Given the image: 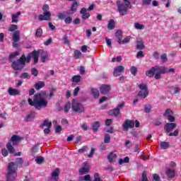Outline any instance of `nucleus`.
Wrapping results in <instances>:
<instances>
[{"instance_id": "47", "label": "nucleus", "mask_w": 181, "mask_h": 181, "mask_svg": "<svg viewBox=\"0 0 181 181\" xmlns=\"http://www.w3.org/2000/svg\"><path fill=\"white\" fill-rule=\"evenodd\" d=\"M130 71L133 76H136V73L138 71V69L136 66H132Z\"/></svg>"}, {"instance_id": "7", "label": "nucleus", "mask_w": 181, "mask_h": 181, "mask_svg": "<svg viewBox=\"0 0 181 181\" xmlns=\"http://www.w3.org/2000/svg\"><path fill=\"white\" fill-rule=\"evenodd\" d=\"M31 57L34 60V64H36L39 62V52L34 50L33 51L30 55L25 56V64L27 63H30Z\"/></svg>"}, {"instance_id": "46", "label": "nucleus", "mask_w": 181, "mask_h": 181, "mask_svg": "<svg viewBox=\"0 0 181 181\" xmlns=\"http://www.w3.org/2000/svg\"><path fill=\"white\" fill-rule=\"evenodd\" d=\"M18 29V25H11L8 28V32H15Z\"/></svg>"}, {"instance_id": "30", "label": "nucleus", "mask_w": 181, "mask_h": 181, "mask_svg": "<svg viewBox=\"0 0 181 181\" xmlns=\"http://www.w3.org/2000/svg\"><path fill=\"white\" fill-rule=\"evenodd\" d=\"M78 181H91V176H90V175H86L83 177H79Z\"/></svg>"}, {"instance_id": "49", "label": "nucleus", "mask_w": 181, "mask_h": 181, "mask_svg": "<svg viewBox=\"0 0 181 181\" xmlns=\"http://www.w3.org/2000/svg\"><path fill=\"white\" fill-rule=\"evenodd\" d=\"M1 155L4 157L8 156V155H9V152L8 151V150L6 148H2L1 149Z\"/></svg>"}, {"instance_id": "42", "label": "nucleus", "mask_w": 181, "mask_h": 181, "mask_svg": "<svg viewBox=\"0 0 181 181\" xmlns=\"http://www.w3.org/2000/svg\"><path fill=\"white\" fill-rule=\"evenodd\" d=\"M62 40L64 45H67V46L70 45V41L69 40V37H67V35H64Z\"/></svg>"}, {"instance_id": "27", "label": "nucleus", "mask_w": 181, "mask_h": 181, "mask_svg": "<svg viewBox=\"0 0 181 181\" xmlns=\"http://www.w3.org/2000/svg\"><path fill=\"white\" fill-rule=\"evenodd\" d=\"M6 148L10 153L13 155L15 153V148H13V146H12V144L8 143L6 144Z\"/></svg>"}, {"instance_id": "16", "label": "nucleus", "mask_w": 181, "mask_h": 181, "mask_svg": "<svg viewBox=\"0 0 181 181\" xmlns=\"http://www.w3.org/2000/svg\"><path fill=\"white\" fill-rule=\"evenodd\" d=\"M80 14L82 15V19H88L90 18V13H88L87 8H82L80 11Z\"/></svg>"}, {"instance_id": "35", "label": "nucleus", "mask_w": 181, "mask_h": 181, "mask_svg": "<svg viewBox=\"0 0 181 181\" xmlns=\"http://www.w3.org/2000/svg\"><path fill=\"white\" fill-rule=\"evenodd\" d=\"M122 163H129V157L127 156L124 159L120 158L119 160V165H122Z\"/></svg>"}, {"instance_id": "1", "label": "nucleus", "mask_w": 181, "mask_h": 181, "mask_svg": "<svg viewBox=\"0 0 181 181\" xmlns=\"http://www.w3.org/2000/svg\"><path fill=\"white\" fill-rule=\"evenodd\" d=\"M28 104L31 107H35L36 110H41L45 107H47V100L45 99V94L43 93H37L34 95L33 100L32 98H29L28 99Z\"/></svg>"}, {"instance_id": "19", "label": "nucleus", "mask_w": 181, "mask_h": 181, "mask_svg": "<svg viewBox=\"0 0 181 181\" xmlns=\"http://www.w3.org/2000/svg\"><path fill=\"white\" fill-rule=\"evenodd\" d=\"M22 13L21 11H18L16 13H13L11 15V19L13 23H18L19 17Z\"/></svg>"}, {"instance_id": "32", "label": "nucleus", "mask_w": 181, "mask_h": 181, "mask_svg": "<svg viewBox=\"0 0 181 181\" xmlns=\"http://www.w3.org/2000/svg\"><path fill=\"white\" fill-rule=\"evenodd\" d=\"M91 93L95 98H98L100 97V91L95 88L91 89Z\"/></svg>"}, {"instance_id": "52", "label": "nucleus", "mask_w": 181, "mask_h": 181, "mask_svg": "<svg viewBox=\"0 0 181 181\" xmlns=\"http://www.w3.org/2000/svg\"><path fill=\"white\" fill-rule=\"evenodd\" d=\"M17 56H19L18 52H16L10 54L8 57H9V59H15V57H16Z\"/></svg>"}, {"instance_id": "39", "label": "nucleus", "mask_w": 181, "mask_h": 181, "mask_svg": "<svg viewBox=\"0 0 181 181\" xmlns=\"http://www.w3.org/2000/svg\"><path fill=\"white\" fill-rule=\"evenodd\" d=\"M42 35H43V30H42V28L37 29L35 36L37 37H42Z\"/></svg>"}, {"instance_id": "25", "label": "nucleus", "mask_w": 181, "mask_h": 181, "mask_svg": "<svg viewBox=\"0 0 181 181\" xmlns=\"http://www.w3.org/2000/svg\"><path fill=\"white\" fill-rule=\"evenodd\" d=\"M169 146H170V144L167 141H161L160 144V148L161 149H168Z\"/></svg>"}, {"instance_id": "21", "label": "nucleus", "mask_w": 181, "mask_h": 181, "mask_svg": "<svg viewBox=\"0 0 181 181\" xmlns=\"http://www.w3.org/2000/svg\"><path fill=\"white\" fill-rule=\"evenodd\" d=\"M8 93L9 95H19V94H21V91H19L18 89L9 88L8 90Z\"/></svg>"}, {"instance_id": "6", "label": "nucleus", "mask_w": 181, "mask_h": 181, "mask_svg": "<svg viewBox=\"0 0 181 181\" xmlns=\"http://www.w3.org/2000/svg\"><path fill=\"white\" fill-rule=\"evenodd\" d=\"M139 91L138 93L139 97L141 98H146L147 95L149 94V90L148 89V86L145 83H141L138 86Z\"/></svg>"}, {"instance_id": "38", "label": "nucleus", "mask_w": 181, "mask_h": 181, "mask_svg": "<svg viewBox=\"0 0 181 181\" xmlns=\"http://www.w3.org/2000/svg\"><path fill=\"white\" fill-rule=\"evenodd\" d=\"M71 107V103L70 102L66 103L64 107V112H69V111H70Z\"/></svg>"}, {"instance_id": "3", "label": "nucleus", "mask_w": 181, "mask_h": 181, "mask_svg": "<svg viewBox=\"0 0 181 181\" xmlns=\"http://www.w3.org/2000/svg\"><path fill=\"white\" fill-rule=\"evenodd\" d=\"M166 73V69H165V66H156L151 67V69H148L146 71V76L147 77L152 78L154 76V78L156 80H160L161 78V74H165Z\"/></svg>"}, {"instance_id": "37", "label": "nucleus", "mask_w": 181, "mask_h": 181, "mask_svg": "<svg viewBox=\"0 0 181 181\" xmlns=\"http://www.w3.org/2000/svg\"><path fill=\"white\" fill-rule=\"evenodd\" d=\"M172 115H173V111H172L170 109H167L163 115V116L167 117V118Z\"/></svg>"}, {"instance_id": "22", "label": "nucleus", "mask_w": 181, "mask_h": 181, "mask_svg": "<svg viewBox=\"0 0 181 181\" xmlns=\"http://www.w3.org/2000/svg\"><path fill=\"white\" fill-rule=\"evenodd\" d=\"M36 115V112H33L29 113L26 117H25V121L27 122H30V121H33L35 119V117Z\"/></svg>"}, {"instance_id": "64", "label": "nucleus", "mask_w": 181, "mask_h": 181, "mask_svg": "<svg viewBox=\"0 0 181 181\" xmlns=\"http://www.w3.org/2000/svg\"><path fill=\"white\" fill-rule=\"evenodd\" d=\"M62 126H57L56 128H55V132L56 134H59L60 132H62Z\"/></svg>"}, {"instance_id": "34", "label": "nucleus", "mask_w": 181, "mask_h": 181, "mask_svg": "<svg viewBox=\"0 0 181 181\" xmlns=\"http://www.w3.org/2000/svg\"><path fill=\"white\" fill-rule=\"evenodd\" d=\"M107 159L110 163L112 162L114 159H117V154L114 153H110V155L107 156Z\"/></svg>"}, {"instance_id": "57", "label": "nucleus", "mask_w": 181, "mask_h": 181, "mask_svg": "<svg viewBox=\"0 0 181 181\" xmlns=\"http://www.w3.org/2000/svg\"><path fill=\"white\" fill-rule=\"evenodd\" d=\"M124 105H125V103H122L117 106L116 109L119 110V111L120 112L121 110H122V108H124Z\"/></svg>"}, {"instance_id": "24", "label": "nucleus", "mask_w": 181, "mask_h": 181, "mask_svg": "<svg viewBox=\"0 0 181 181\" xmlns=\"http://www.w3.org/2000/svg\"><path fill=\"white\" fill-rule=\"evenodd\" d=\"M115 28V21L112 19H110L107 24V29L109 30H112V29Z\"/></svg>"}, {"instance_id": "31", "label": "nucleus", "mask_w": 181, "mask_h": 181, "mask_svg": "<svg viewBox=\"0 0 181 181\" xmlns=\"http://www.w3.org/2000/svg\"><path fill=\"white\" fill-rule=\"evenodd\" d=\"M43 87H45V82L43 81H40L35 85V90H40V88H43Z\"/></svg>"}, {"instance_id": "4", "label": "nucleus", "mask_w": 181, "mask_h": 181, "mask_svg": "<svg viewBox=\"0 0 181 181\" xmlns=\"http://www.w3.org/2000/svg\"><path fill=\"white\" fill-rule=\"evenodd\" d=\"M124 4H121L120 1H117L116 5L117 6L118 12L122 16H125L128 13V9H131L132 8V5H131V1L129 0H123Z\"/></svg>"}, {"instance_id": "5", "label": "nucleus", "mask_w": 181, "mask_h": 181, "mask_svg": "<svg viewBox=\"0 0 181 181\" xmlns=\"http://www.w3.org/2000/svg\"><path fill=\"white\" fill-rule=\"evenodd\" d=\"M25 54H23L18 60L12 62V69L16 71H21L25 67Z\"/></svg>"}, {"instance_id": "28", "label": "nucleus", "mask_w": 181, "mask_h": 181, "mask_svg": "<svg viewBox=\"0 0 181 181\" xmlns=\"http://www.w3.org/2000/svg\"><path fill=\"white\" fill-rule=\"evenodd\" d=\"M134 28L137 30H142L145 29V25L144 24H141L139 23H134Z\"/></svg>"}, {"instance_id": "60", "label": "nucleus", "mask_w": 181, "mask_h": 181, "mask_svg": "<svg viewBox=\"0 0 181 181\" xmlns=\"http://www.w3.org/2000/svg\"><path fill=\"white\" fill-rule=\"evenodd\" d=\"M21 78H28L29 77V74L25 72V73H23L21 75Z\"/></svg>"}, {"instance_id": "48", "label": "nucleus", "mask_w": 181, "mask_h": 181, "mask_svg": "<svg viewBox=\"0 0 181 181\" xmlns=\"http://www.w3.org/2000/svg\"><path fill=\"white\" fill-rule=\"evenodd\" d=\"M88 149V147L87 146H83L81 148H80L78 152V153H84Z\"/></svg>"}, {"instance_id": "58", "label": "nucleus", "mask_w": 181, "mask_h": 181, "mask_svg": "<svg viewBox=\"0 0 181 181\" xmlns=\"http://www.w3.org/2000/svg\"><path fill=\"white\" fill-rule=\"evenodd\" d=\"M115 36H116V37H117V38L122 37V32H121V30H117V31L115 33Z\"/></svg>"}, {"instance_id": "12", "label": "nucleus", "mask_w": 181, "mask_h": 181, "mask_svg": "<svg viewBox=\"0 0 181 181\" xmlns=\"http://www.w3.org/2000/svg\"><path fill=\"white\" fill-rule=\"evenodd\" d=\"M50 18H52V13L50 12H44L38 16L39 21H50Z\"/></svg>"}, {"instance_id": "29", "label": "nucleus", "mask_w": 181, "mask_h": 181, "mask_svg": "<svg viewBox=\"0 0 181 181\" xmlns=\"http://www.w3.org/2000/svg\"><path fill=\"white\" fill-rule=\"evenodd\" d=\"M98 128H100V122H95L92 125L93 132H97L98 131Z\"/></svg>"}, {"instance_id": "61", "label": "nucleus", "mask_w": 181, "mask_h": 181, "mask_svg": "<svg viewBox=\"0 0 181 181\" xmlns=\"http://www.w3.org/2000/svg\"><path fill=\"white\" fill-rule=\"evenodd\" d=\"M153 177L156 181H160V177L158 174H153Z\"/></svg>"}, {"instance_id": "53", "label": "nucleus", "mask_w": 181, "mask_h": 181, "mask_svg": "<svg viewBox=\"0 0 181 181\" xmlns=\"http://www.w3.org/2000/svg\"><path fill=\"white\" fill-rule=\"evenodd\" d=\"M179 135V131L175 130L174 132L169 133L168 136H177Z\"/></svg>"}, {"instance_id": "20", "label": "nucleus", "mask_w": 181, "mask_h": 181, "mask_svg": "<svg viewBox=\"0 0 181 181\" xmlns=\"http://www.w3.org/2000/svg\"><path fill=\"white\" fill-rule=\"evenodd\" d=\"M165 175L168 176V177H170L172 179L173 177H175V169L173 168H168L165 171Z\"/></svg>"}, {"instance_id": "51", "label": "nucleus", "mask_w": 181, "mask_h": 181, "mask_svg": "<svg viewBox=\"0 0 181 181\" xmlns=\"http://www.w3.org/2000/svg\"><path fill=\"white\" fill-rule=\"evenodd\" d=\"M160 59H161L163 63H166V62H168V57H167L166 54H163L160 56Z\"/></svg>"}, {"instance_id": "54", "label": "nucleus", "mask_w": 181, "mask_h": 181, "mask_svg": "<svg viewBox=\"0 0 181 181\" xmlns=\"http://www.w3.org/2000/svg\"><path fill=\"white\" fill-rule=\"evenodd\" d=\"M49 4H44L42 6V11L43 12H50L49 11Z\"/></svg>"}, {"instance_id": "14", "label": "nucleus", "mask_w": 181, "mask_h": 181, "mask_svg": "<svg viewBox=\"0 0 181 181\" xmlns=\"http://www.w3.org/2000/svg\"><path fill=\"white\" fill-rule=\"evenodd\" d=\"M111 91V86L110 85H103L100 88V94H108V93Z\"/></svg>"}, {"instance_id": "13", "label": "nucleus", "mask_w": 181, "mask_h": 181, "mask_svg": "<svg viewBox=\"0 0 181 181\" xmlns=\"http://www.w3.org/2000/svg\"><path fill=\"white\" fill-rule=\"evenodd\" d=\"M176 129V123H167L164 126V130L169 134V132H172L173 129Z\"/></svg>"}, {"instance_id": "44", "label": "nucleus", "mask_w": 181, "mask_h": 181, "mask_svg": "<svg viewBox=\"0 0 181 181\" xmlns=\"http://www.w3.org/2000/svg\"><path fill=\"white\" fill-rule=\"evenodd\" d=\"M110 141H111V137L110 136V134H105V138H104L105 144H110Z\"/></svg>"}, {"instance_id": "62", "label": "nucleus", "mask_w": 181, "mask_h": 181, "mask_svg": "<svg viewBox=\"0 0 181 181\" xmlns=\"http://www.w3.org/2000/svg\"><path fill=\"white\" fill-rule=\"evenodd\" d=\"M57 17L59 18V19H61V21H63V19H64L65 16L63 13H59Z\"/></svg>"}, {"instance_id": "8", "label": "nucleus", "mask_w": 181, "mask_h": 181, "mask_svg": "<svg viewBox=\"0 0 181 181\" xmlns=\"http://www.w3.org/2000/svg\"><path fill=\"white\" fill-rule=\"evenodd\" d=\"M71 108L73 110V111H74V112H84L85 110H84V107H83V105H81L80 103L74 100L71 103Z\"/></svg>"}, {"instance_id": "43", "label": "nucleus", "mask_w": 181, "mask_h": 181, "mask_svg": "<svg viewBox=\"0 0 181 181\" xmlns=\"http://www.w3.org/2000/svg\"><path fill=\"white\" fill-rule=\"evenodd\" d=\"M77 5H78V3H77V1H74V4H73V5H72V7L71 8V11H72V12H76V11H77Z\"/></svg>"}, {"instance_id": "33", "label": "nucleus", "mask_w": 181, "mask_h": 181, "mask_svg": "<svg viewBox=\"0 0 181 181\" xmlns=\"http://www.w3.org/2000/svg\"><path fill=\"white\" fill-rule=\"evenodd\" d=\"M48 54L47 52H42V54L41 55V62L42 63H45L46 61L47 60Z\"/></svg>"}, {"instance_id": "59", "label": "nucleus", "mask_w": 181, "mask_h": 181, "mask_svg": "<svg viewBox=\"0 0 181 181\" xmlns=\"http://www.w3.org/2000/svg\"><path fill=\"white\" fill-rule=\"evenodd\" d=\"M81 128H82L83 131H87L88 129V125H87L86 123H83L81 125Z\"/></svg>"}, {"instance_id": "18", "label": "nucleus", "mask_w": 181, "mask_h": 181, "mask_svg": "<svg viewBox=\"0 0 181 181\" xmlns=\"http://www.w3.org/2000/svg\"><path fill=\"white\" fill-rule=\"evenodd\" d=\"M13 40L14 43H18L21 40V32L19 30H16L13 34Z\"/></svg>"}, {"instance_id": "9", "label": "nucleus", "mask_w": 181, "mask_h": 181, "mask_svg": "<svg viewBox=\"0 0 181 181\" xmlns=\"http://www.w3.org/2000/svg\"><path fill=\"white\" fill-rule=\"evenodd\" d=\"M135 127V122L134 120L127 119L122 124V129L125 132H128V129H132Z\"/></svg>"}, {"instance_id": "23", "label": "nucleus", "mask_w": 181, "mask_h": 181, "mask_svg": "<svg viewBox=\"0 0 181 181\" xmlns=\"http://www.w3.org/2000/svg\"><path fill=\"white\" fill-rule=\"evenodd\" d=\"M109 115H112L113 117H118V115H119V114H121V112H119V110H117V108L110 110L108 112Z\"/></svg>"}, {"instance_id": "50", "label": "nucleus", "mask_w": 181, "mask_h": 181, "mask_svg": "<svg viewBox=\"0 0 181 181\" xmlns=\"http://www.w3.org/2000/svg\"><path fill=\"white\" fill-rule=\"evenodd\" d=\"M31 74L33 76H35V77H37V76L39 74V71H37V69L35 68H33L31 69Z\"/></svg>"}, {"instance_id": "45", "label": "nucleus", "mask_w": 181, "mask_h": 181, "mask_svg": "<svg viewBox=\"0 0 181 181\" xmlns=\"http://www.w3.org/2000/svg\"><path fill=\"white\" fill-rule=\"evenodd\" d=\"M80 80H81V76H74L72 78V81H74V83H79Z\"/></svg>"}, {"instance_id": "10", "label": "nucleus", "mask_w": 181, "mask_h": 181, "mask_svg": "<svg viewBox=\"0 0 181 181\" xmlns=\"http://www.w3.org/2000/svg\"><path fill=\"white\" fill-rule=\"evenodd\" d=\"M125 71V67L124 66L119 65L115 68L114 72H113V76L115 77H119L121 74Z\"/></svg>"}, {"instance_id": "63", "label": "nucleus", "mask_w": 181, "mask_h": 181, "mask_svg": "<svg viewBox=\"0 0 181 181\" xmlns=\"http://www.w3.org/2000/svg\"><path fill=\"white\" fill-rule=\"evenodd\" d=\"M144 52L142 51H139V52H137V54H136V58L137 59H139V57H144Z\"/></svg>"}, {"instance_id": "26", "label": "nucleus", "mask_w": 181, "mask_h": 181, "mask_svg": "<svg viewBox=\"0 0 181 181\" xmlns=\"http://www.w3.org/2000/svg\"><path fill=\"white\" fill-rule=\"evenodd\" d=\"M144 47H145V45H144V42H142V40H138L136 49H138L139 50H144Z\"/></svg>"}, {"instance_id": "2", "label": "nucleus", "mask_w": 181, "mask_h": 181, "mask_svg": "<svg viewBox=\"0 0 181 181\" xmlns=\"http://www.w3.org/2000/svg\"><path fill=\"white\" fill-rule=\"evenodd\" d=\"M23 160L22 158H18L15 162H11L8 165V172L6 174V181H15L17 176L16 170H18V165H22Z\"/></svg>"}, {"instance_id": "11", "label": "nucleus", "mask_w": 181, "mask_h": 181, "mask_svg": "<svg viewBox=\"0 0 181 181\" xmlns=\"http://www.w3.org/2000/svg\"><path fill=\"white\" fill-rule=\"evenodd\" d=\"M90 171V165L85 162L83 163L81 168L79 170V175H86Z\"/></svg>"}, {"instance_id": "56", "label": "nucleus", "mask_w": 181, "mask_h": 181, "mask_svg": "<svg viewBox=\"0 0 181 181\" xmlns=\"http://www.w3.org/2000/svg\"><path fill=\"white\" fill-rule=\"evenodd\" d=\"M73 21V18H71V17L68 16L67 18H65V23H67L68 25L71 23Z\"/></svg>"}, {"instance_id": "17", "label": "nucleus", "mask_w": 181, "mask_h": 181, "mask_svg": "<svg viewBox=\"0 0 181 181\" xmlns=\"http://www.w3.org/2000/svg\"><path fill=\"white\" fill-rule=\"evenodd\" d=\"M10 141L13 142V145H16V144H19L22 141V137L18 135H13Z\"/></svg>"}, {"instance_id": "40", "label": "nucleus", "mask_w": 181, "mask_h": 181, "mask_svg": "<svg viewBox=\"0 0 181 181\" xmlns=\"http://www.w3.org/2000/svg\"><path fill=\"white\" fill-rule=\"evenodd\" d=\"M74 57L75 59H80L81 57V52L78 50H75L74 54Z\"/></svg>"}, {"instance_id": "36", "label": "nucleus", "mask_w": 181, "mask_h": 181, "mask_svg": "<svg viewBox=\"0 0 181 181\" xmlns=\"http://www.w3.org/2000/svg\"><path fill=\"white\" fill-rule=\"evenodd\" d=\"M42 127H47V128H52V122H49L47 119H45L42 124Z\"/></svg>"}, {"instance_id": "41", "label": "nucleus", "mask_w": 181, "mask_h": 181, "mask_svg": "<svg viewBox=\"0 0 181 181\" xmlns=\"http://www.w3.org/2000/svg\"><path fill=\"white\" fill-rule=\"evenodd\" d=\"M43 160H45V158L42 156L37 157L36 159H35V162L38 165H40V164L43 163Z\"/></svg>"}, {"instance_id": "55", "label": "nucleus", "mask_w": 181, "mask_h": 181, "mask_svg": "<svg viewBox=\"0 0 181 181\" xmlns=\"http://www.w3.org/2000/svg\"><path fill=\"white\" fill-rule=\"evenodd\" d=\"M93 181H103L102 179L100 177V175L98 173H95L94 175V180Z\"/></svg>"}, {"instance_id": "15", "label": "nucleus", "mask_w": 181, "mask_h": 181, "mask_svg": "<svg viewBox=\"0 0 181 181\" xmlns=\"http://www.w3.org/2000/svg\"><path fill=\"white\" fill-rule=\"evenodd\" d=\"M59 175H60V169L56 168L52 173L51 181L59 180Z\"/></svg>"}]
</instances>
